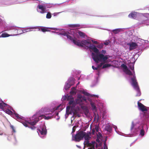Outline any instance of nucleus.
<instances>
[{
    "instance_id": "60",
    "label": "nucleus",
    "mask_w": 149,
    "mask_h": 149,
    "mask_svg": "<svg viewBox=\"0 0 149 149\" xmlns=\"http://www.w3.org/2000/svg\"><path fill=\"white\" fill-rule=\"evenodd\" d=\"M74 126L73 127V132H74V131H75V130H74Z\"/></svg>"
},
{
    "instance_id": "4",
    "label": "nucleus",
    "mask_w": 149,
    "mask_h": 149,
    "mask_svg": "<svg viewBox=\"0 0 149 149\" xmlns=\"http://www.w3.org/2000/svg\"><path fill=\"white\" fill-rule=\"evenodd\" d=\"M38 29V31H40V30H41V31L43 32H45L47 31H48V28L46 27H42L40 29L39 28H38V27H30L29 29H26V30L25 29L24 30V31L25 32H29L31 31H32V30H31L30 29Z\"/></svg>"
},
{
    "instance_id": "46",
    "label": "nucleus",
    "mask_w": 149,
    "mask_h": 149,
    "mask_svg": "<svg viewBox=\"0 0 149 149\" xmlns=\"http://www.w3.org/2000/svg\"><path fill=\"white\" fill-rule=\"evenodd\" d=\"M102 52L103 54H105L106 53V51L105 50H102Z\"/></svg>"
},
{
    "instance_id": "16",
    "label": "nucleus",
    "mask_w": 149,
    "mask_h": 149,
    "mask_svg": "<svg viewBox=\"0 0 149 149\" xmlns=\"http://www.w3.org/2000/svg\"><path fill=\"white\" fill-rule=\"evenodd\" d=\"M83 134H84L83 138H84L85 140H89L90 137L88 134L84 132H83Z\"/></svg>"
},
{
    "instance_id": "55",
    "label": "nucleus",
    "mask_w": 149,
    "mask_h": 149,
    "mask_svg": "<svg viewBox=\"0 0 149 149\" xmlns=\"http://www.w3.org/2000/svg\"><path fill=\"white\" fill-rule=\"evenodd\" d=\"M92 133L93 134H94V132H95V130H92Z\"/></svg>"
},
{
    "instance_id": "3",
    "label": "nucleus",
    "mask_w": 149,
    "mask_h": 149,
    "mask_svg": "<svg viewBox=\"0 0 149 149\" xmlns=\"http://www.w3.org/2000/svg\"><path fill=\"white\" fill-rule=\"evenodd\" d=\"M84 135L83 131H78L74 137V139L73 140L75 141L79 142L83 139Z\"/></svg>"
},
{
    "instance_id": "35",
    "label": "nucleus",
    "mask_w": 149,
    "mask_h": 149,
    "mask_svg": "<svg viewBox=\"0 0 149 149\" xmlns=\"http://www.w3.org/2000/svg\"><path fill=\"white\" fill-rule=\"evenodd\" d=\"M101 62H103L101 63L100 64H99L97 68H98L101 67L102 66V65H103L105 63H107V60L106 61V62H104L103 61H102Z\"/></svg>"
},
{
    "instance_id": "5",
    "label": "nucleus",
    "mask_w": 149,
    "mask_h": 149,
    "mask_svg": "<svg viewBox=\"0 0 149 149\" xmlns=\"http://www.w3.org/2000/svg\"><path fill=\"white\" fill-rule=\"evenodd\" d=\"M134 75H133V77L131 78L132 81V85L133 86L134 88L138 87L139 86L137 82L136 77L135 76V72L134 70L133 71Z\"/></svg>"
},
{
    "instance_id": "52",
    "label": "nucleus",
    "mask_w": 149,
    "mask_h": 149,
    "mask_svg": "<svg viewBox=\"0 0 149 149\" xmlns=\"http://www.w3.org/2000/svg\"><path fill=\"white\" fill-rule=\"evenodd\" d=\"M2 19L0 18V25L2 23Z\"/></svg>"
},
{
    "instance_id": "17",
    "label": "nucleus",
    "mask_w": 149,
    "mask_h": 149,
    "mask_svg": "<svg viewBox=\"0 0 149 149\" xmlns=\"http://www.w3.org/2000/svg\"><path fill=\"white\" fill-rule=\"evenodd\" d=\"M8 105L2 102V103H0V109H1L3 110H4V107Z\"/></svg>"
},
{
    "instance_id": "21",
    "label": "nucleus",
    "mask_w": 149,
    "mask_h": 149,
    "mask_svg": "<svg viewBox=\"0 0 149 149\" xmlns=\"http://www.w3.org/2000/svg\"><path fill=\"white\" fill-rule=\"evenodd\" d=\"M76 90L75 87H72L71 88V91L70 92V93L71 95H74L76 94V92L75 91Z\"/></svg>"
},
{
    "instance_id": "48",
    "label": "nucleus",
    "mask_w": 149,
    "mask_h": 149,
    "mask_svg": "<svg viewBox=\"0 0 149 149\" xmlns=\"http://www.w3.org/2000/svg\"><path fill=\"white\" fill-rule=\"evenodd\" d=\"M88 149H95L94 147V146H93L91 148H88Z\"/></svg>"
},
{
    "instance_id": "20",
    "label": "nucleus",
    "mask_w": 149,
    "mask_h": 149,
    "mask_svg": "<svg viewBox=\"0 0 149 149\" xmlns=\"http://www.w3.org/2000/svg\"><path fill=\"white\" fill-rule=\"evenodd\" d=\"M40 116L42 117L43 118H44L46 120H48L49 119H51L53 118L52 116H45V115H41Z\"/></svg>"
},
{
    "instance_id": "23",
    "label": "nucleus",
    "mask_w": 149,
    "mask_h": 149,
    "mask_svg": "<svg viewBox=\"0 0 149 149\" xmlns=\"http://www.w3.org/2000/svg\"><path fill=\"white\" fill-rule=\"evenodd\" d=\"M72 112L74 115L76 116H77L78 117H80L78 111L76 109H74L72 111Z\"/></svg>"
},
{
    "instance_id": "58",
    "label": "nucleus",
    "mask_w": 149,
    "mask_h": 149,
    "mask_svg": "<svg viewBox=\"0 0 149 149\" xmlns=\"http://www.w3.org/2000/svg\"><path fill=\"white\" fill-rule=\"evenodd\" d=\"M59 106H60V105H59V106H58L56 108V109H58V108L59 107Z\"/></svg>"
},
{
    "instance_id": "41",
    "label": "nucleus",
    "mask_w": 149,
    "mask_h": 149,
    "mask_svg": "<svg viewBox=\"0 0 149 149\" xmlns=\"http://www.w3.org/2000/svg\"><path fill=\"white\" fill-rule=\"evenodd\" d=\"M95 129L97 132H98L99 131V127L98 126H96L95 127Z\"/></svg>"
},
{
    "instance_id": "13",
    "label": "nucleus",
    "mask_w": 149,
    "mask_h": 149,
    "mask_svg": "<svg viewBox=\"0 0 149 149\" xmlns=\"http://www.w3.org/2000/svg\"><path fill=\"white\" fill-rule=\"evenodd\" d=\"M112 127L109 125H107L105 127L104 130L107 131L108 133H110L112 131Z\"/></svg>"
},
{
    "instance_id": "53",
    "label": "nucleus",
    "mask_w": 149,
    "mask_h": 149,
    "mask_svg": "<svg viewBox=\"0 0 149 149\" xmlns=\"http://www.w3.org/2000/svg\"><path fill=\"white\" fill-rule=\"evenodd\" d=\"M104 43L105 45H108L109 44V43L108 42H105V43Z\"/></svg>"
},
{
    "instance_id": "37",
    "label": "nucleus",
    "mask_w": 149,
    "mask_h": 149,
    "mask_svg": "<svg viewBox=\"0 0 149 149\" xmlns=\"http://www.w3.org/2000/svg\"><path fill=\"white\" fill-rule=\"evenodd\" d=\"M6 113L9 114H11L13 113L12 112L9 110H7L6 111Z\"/></svg>"
},
{
    "instance_id": "18",
    "label": "nucleus",
    "mask_w": 149,
    "mask_h": 149,
    "mask_svg": "<svg viewBox=\"0 0 149 149\" xmlns=\"http://www.w3.org/2000/svg\"><path fill=\"white\" fill-rule=\"evenodd\" d=\"M84 145H86L88 146L92 147L93 145L91 143H90L89 140H86V141L84 142Z\"/></svg>"
},
{
    "instance_id": "1",
    "label": "nucleus",
    "mask_w": 149,
    "mask_h": 149,
    "mask_svg": "<svg viewBox=\"0 0 149 149\" xmlns=\"http://www.w3.org/2000/svg\"><path fill=\"white\" fill-rule=\"evenodd\" d=\"M89 49H92L95 53L92 52V56L94 61L96 63L102 61L105 62L106 61L108 58V55H104L103 54L99 53V50L93 44L90 45Z\"/></svg>"
},
{
    "instance_id": "63",
    "label": "nucleus",
    "mask_w": 149,
    "mask_h": 149,
    "mask_svg": "<svg viewBox=\"0 0 149 149\" xmlns=\"http://www.w3.org/2000/svg\"><path fill=\"white\" fill-rule=\"evenodd\" d=\"M102 149V148H101V149Z\"/></svg>"
},
{
    "instance_id": "51",
    "label": "nucleus",
    "mask_w": 149,
    "mask_h": 149,
    "mask_svg": "<svg viewBox=\"0 0 149 149\" xmlns=\"http://www.w3.org/2000/svg\"><path fill=\"white\" fill-rule=\"evenodd\" d=\"M46 110V108H43V109H42L41 110V111H44V112H45V110Z\"/></svg>"
},
{
    "instance_id": "11",
    "label": "nucleus",
    "mask_w": 149,
    "mask_h": 149,
    "mask_svg": "<svg viewBox=\"0 0 149 149\" xmlns=\"http://www.w3.org/2000/svg\"><path fill=\"white\" fill-rule=\"evenodd\" d=\"M38 8L41 11L40 13H46V8L45 6L42 5H38Z\"/></svg>"
},
{
    "instance_id": "50",
    "label": "nucleus",
    "mask_w": 149,
    "mask_h": 149,
    "mask_svg": "<svg viewBox=\"0 0 149 149\" xmlns=\"http://www.w3.org/2000/svg\"><path fill=\"white\" fill-rule=\"evenodd\" d=\"M70 107H67L66 109V112H67L70 109Z\"/></svg>"
},
{
    "instance_id": "9",
    "label": "nucleus",
    "mask_w": 149,
    "mask_h": 149,
    "mask_svg": "<svg viewBox=\"0 0 149 149\" xmlns=\"http://www.w3.org/2000/svg\"><path fill=\"white\" fill-rule=\"evenodd\" d=\"M137 104L139 109L142 111H147V109L146 107L141 103L138 102Z\"/></svg>"
},
{
    "instance_id": "49",
    "label": "nucleus",
    "mask_w": 149,
    "mask_h": 149,
    "mask_svg": "<svg viewBox=\"0 0 149 149\" xmlns=\"http://www.w3.org/2000/svg\"><path fill=\"white\" fill-rule=\"evenodd\" d=\"M52 114L51 113H45V115H51Z\"/></svg>"
},
{
    "instance_id": "19",
    "label": "nucleus",
    "mask_w": 149,
    "mask_h": 149,
    "mask_svg": "<svg viewBox=\"0 0 149 149\" xmlns=\"http://www.w3.org/2000/svg\"><path fill=\"white\" fill-rule=\"evenodd\" d=\"M136 91L137 92V93L136 95V96H140L141 95V93L140 90V89L139 87L134 88Z\"/></svg>"
},
{
    "instance_id": "61",
    "label": "nucleus",
    "mask_w": 149,
    "mask_h": 149,
    "mask_svg": "<svg viewBox=\"0 0 149 149\" xmlns=\"http://www.w3.org/2000/svg\"><path fill=\"white\" fill-rule=\"evenodd\" d=\"M59 118H57V120H59Z\"/></svg>"
},
{
    "instance_id": "8",
    "label": "nucleus",
    "mask_w": 149,
    "mask_h": 149,
    "mask_svg": "<svg viewBox=\"0 0 149 149\" xmlns=\"http://www.w3.org/2000/svg\"><path fill=\"white\" fill-rule=\"evenodd\" d=\"M127 45H129L130 46L129 50H132L134 49L137 47L138 46L137 44L134 42H132L130 43H127Z\"/></svg>"
},
{
    "instance_id": "34",
    "label": "nucleus",
    "mask_w": 149,
    "mask_h": 149,
    "mask_svg": "<svg viewBox=\"0 0 149 149\" xmlns=\"http://www.w3.org/2000/svg\"><path fill=\"white\" fill-rule=\"evenodd\" d=\"M52 17V15L49 12H48L46 15V18L48 19H50Z\"/></svg>"
},
{
    "instance_id": "30",
    "label": "nucleus",
    "mask_w": 149,
    "mask_h": 149,
    "mask_svg": "<svg viewBox=\"0 0 149 149\" xmlns=\"http://www.w3.org/2000/svg\"><path fill=\"white\" fill-rule=\"evenodd\" d=\"M91 104L92 108V109L93 110H95L96 109V107L94 103L92 102H91Z\"/></svg>"
},
{
    "instance_id": "15",
    "label": "nucleus",
    "mask_w": 149,
    "mask_h": 149,
    "mask_svg": "<svg viewBox=\"0 0 149 149\" xmlns=\"http://www.w3.org/2000/svg\"><path fill=\"white\" fill-rule=\"evenodd\" d=\"M77 98H78L77 99L76 101V103L77 104H78L80 102H82V100H81V99H83L84 100H86L85 99H84L83 98H82V96L80 94H79L77 96Z\"/></svg>"
},
{
    "instance_id": "45",
    "label": "nucleus",
    "mask_w": 149,
    "mask_h": 149,
    "mask_svg": "<svg viewBox=\"0 0 149 149\" xmlns=\"http://www.w3.org/2000/svg\"><path fill=\"white\" fill-rule=\"evenodd\" d=\"M97 47L98 48H102V45H97Z\"/></svg>"
},
{
    "instance_id": "39",
    "label": "nucleus",
    "mask_w": 149,
    "mask_h": 149,
    "mask_svg": "<svg viewBox=\"0 0 149 149\" xmlns=\"http://www.w3.org/2000/svg\"><path fill=\"white\" fill-rule=\"evenodd\" d=\"M104 149H108V148L105 142H104Z\"/></svg>"
},
{
    "instance_id": "54",
    "label": "nucleus",
    "mask_w": 149,
    "mask_h": 149,
    "mask_svg": "<svg viewBox=\"0 0 149 149\" xmlns=\"http://www.w3.org/2000/svg\"><path fill=\"white\" fill-rule=\"evenodd\" d=\"M52 29L55 30H57V28H52Z\"/></svg>"
},
{
    "instance_id": "29",
    "label": "nucleus",
    "mask_w": 149,
    "mask_h": 149,
    "mask_svg": "<svg viewBox=\"0 0 149 149\" xmlns=\"http://www.w3.org/2000/svg\"><path fill=\"white\" fill-rule=\"evenodd\" d=\"M111 66V65L110 64H104L102 67V68H106Z\"/></svg>"
},
{
    "instance_id": "56",
    "label": "nucleus",
    "mask_w": 149,
    "mask_h": 149,
    "mask_svg": "<svg viewBox=\"0 0 149 149\" xmlns=\"http://www.w3.org/2000/svg\"><path fill=\"white\" fill-rule=\"evenodd\" d=\"M16 116L18 118H19V117L18 116V115L17 114L16 115Z\"/></svg>"
},
{
    "instance_id": "42",
    "label": "nucleus",
    "mask_w": 149,
    "mask_h": 149,
    "mask_svg": "<svg viewBox=\"0 0 149 149\" xmlns=\"http://www.w3.org/2000/svg\"><path fill=\"white\" fill-rule=\"evenodd\" d=\"M92 68L94 70H97L98 69L97 67V68L95 67L94 66H92Z\"/></svg>"
},
{
    "instance_id": "44",
    "label": "nucleus",
    "mask_w": 149,
    "mask_h": 149,
    "mask_svg": "<svg viewBox=\"0 0 149 149\" xmlns=\"http://www.w3.org/2000/svg\"><path fill=\"white\" fill-rule=\"evenodd\" d=\"M83 93L85 95H87V96H88L89 95V94L88 93H87V92H83Z\"/></svg>"
},
{
    "instance_id": "6",
    "label": "nucleus",
    "mask_w": 149,
    "mask_h": 149,
    "mask_svg": "<svg viewBox=\"0 0 149 149\" xmlns=\"http://www.w3.org/2000/svg\"><path fill=\"white\" fill-rule=\"evenodd\" d=\"M39 121V118H35L34 121L28 122L29 124L31 125V126H29V127L31 128L32 130H35L36 128V127L34 126V125Z\"/></svg>"
},
{
    "instance_id": "33",
    "label": "nucleus",
    "mask_w": 149,
    "mask_h": 149,
    "mask_svg": "<svg viewBox=\"0 0 149 149\" xmlns=\"http://www.w3.org/2000/svg\"><path fill=\"white\" fill-rule=\"evenodd\" d=\"M71 86V85L70 84H67L65 86V88L66 90H67L70 88Z\"/></svg>"
},
{
    "instance_id": "26",
    "label": "nucleus",
    "mask_w": 149,
    "mask_h": 149,
    "mask_svg": "<svg viewBox=\"0 0 149 149\" xmlns=\"http://www.w3.org/2000/svg\"><path fill=\"white\" fill-rule=\"evenodd\" d=\"M11 36V35H9L8 34L6 33H3L2 34L1 36L2 37L4 38L8 37Z\"/></svg>"
},
{
    "instance_id": "25",
    "label": "nucleus",
    "mask_w": 149,
    "mask_h": 149,
    "mask_svg": "<svg viewBox=\"0 0 149 149\" xmlns=\"http://www.w3.org/2000/svg\"><path fill=\"white\" fill-rule=\"evenodd\" d=\"M69 26L71 28H75L79 27L80 26V25L79 24H72L70 25Z\"/></svg>"
},
{
    "instance_id": "62",
    "label": "nucleus",
    "mask_w": 149,
    "mask_h": 149,
    "mask_svg": "<svg viewBox=\"0 0 149 149\" xmlns=\"http://www.w3.org/2000/svg\"><path fill=\"white\" fill-rule=\"evenodd\" d=\"M79 82H78V84H77V85H78V84H79Z\"/></svg>"
},
{
    "instance_id": "47",
    "label": "nucleus",
    "mask_w": 149,
    "mask_h": 149,
    "mask_svg": "<svg viewBox=\"0 0 149 149\" xmlns=\"http://www.w3.org/2000/svg\"><path fill=\"white\" fill-rule=\"evenodd\" d=\"M92 41L95 44H97V41H93V40H92Z\"/></svg>"
},
{
    "instance_id": "31",
    "label": "nucleus",
    "mask_w": 149,
    "mask_h": 149,
    "mask_svg": "<svg viewBox=\"0 0 149 149\" xmlns=\"http://www.w3.org/2000/svg\"><path fill=\"white\" fill-rule=\"evenodd\" d=\"M67 38L69 39L70 40L72 41L73 42V40H77L75 39H73L72 38L70 35H69L68 34H67L66 36Z\"/></svg>"
},
{
    "instance_id": "10",
    "label": "nucleus",
    "mask_w": 149,
    "mask_h": 149,
    "mask_svg": "<svg viewBox=\"0 0 149 149\" xmlns=\"http://www.w3.org/2000/svg\"><path fill=\"white\" fill-rule=\"evenodd\" d=\"M68 100L69 101V104L70 105H75V103L74 100V98L72 95L69 96L67 98Z\"/></svg>"
},
{
    "instance_id": "32",
    "label": "nucleus",
    "mask_w": 149,
    "mask_h": 149,
    "mask_svg": "<svg viewBox=\"0 0 149 149\" xmlns=\"http://www.w3.org/2000/svg\"><path fill=\"white\" fill-rule=\"evenodd\" d=\"M144 130L142 128V129L140 130V135L142 136H143L144 135Z\"/></svg>"
},
{
    "instance_id": "24",
    "label": "nucleus",
    "mask_w": 149,
    "mask_h": 149,
    "mask_svg": "<svg viewBox=\"0 0 149 149\" xmlns=\"http://www.w3.org/2000/svg\"><path fill=\"white\" fill-rule=\"evenodd\" d=\"M78 33L79 35L82 38H84L85 36V34L84 32L81 31H79L78 32Z\"/></svg>"
},
{
    "instance_id": "28",
    "label": "nucleus",
    "mask_w": 149,
    "mask_h": 149,
    "mask_svg": "<svg viewBox=\"0 0 149 149\" xmlns=\"http://www.w3.org/2000/svg\"><path fill=\"white\" fill-rule=\"evenodd\" d=\"M129 67L132 70H134V64L132 63H130L129 65Z\"/></svg>"
},
{
    "instance_id": "59",
    "label": "nucleus",
    "mask_w": 149,
    "mask_h": 149,
    "mask_svg": "<svg viewBox=\"0 0 149 149\" xmlns=\"http://www.w3.org/2000/svg\"><path fill=\"white\" fill-rule=\"evenodd\" d=\"M58 112H57L56 113V116H58Z\"/></svg>"
},
{
    "instance_id": "7",
    "label": "nucleus",
    "mask_w": 149,
    "mask_h": 149,
    "mask_svg": "<svg viewBox=\"0 0 149 149\" xmlns=\"http://www.w3.org/2000/svg\"><path fill=\"white\" fill-rule=\"evenodd\" d=\"M37 132L38 133H40L42 135H45L47 133V130L45 125H43L41 129H38Z\"/></svg>"
},
{
    "instance_id": "22",
    "label": "nucleus",
    "mask_w": 149,
    "mask_h": 149,
    "mask_svg": "<svg viewBox=\"0 0 149 149\" xmlns=\"http://www.w3.org/2000/svg\"><path fill=\"white\" fill-rule=\"evenodd\" d=\"M124 72L130 76L132 75V72L130 70H128V69L126 70H124Z\"/></svg>"
},
{
    "instance_id": "2",
    "label": "nucleus",
    "mask_w": 149,
    "mask_h": 149,
    "mask_svg": "<svg viewBox=\"0 0 149 149\" xmlns=\"http://www.w3.org/2000/svg\"><path fill=\"white\" fill-rule=\"evenodd\" d=\"M73 42L78 46L84 47L86 46L89 49V47L92 44L91 42L87 40H84L82 41L79 40H74Z\"/></svg>"
},
{
    "instance_id": "40",
    "label": "nucleus",
    "mask_w": 149,
    "mask_h": 149,
    "mask_svg": "<svg viewBox=\"0 0 149 149\" xmlns=\"http://www.w3.org/2000/svg\"><path fill=\"white\" fill-rule=\"evenodd\" d=\"M28 122H27L26 123H23L24 125L26 127H29V126L28 125V124H29Z\"/></svg>"
},
{
    "instance_id": "36",
    "label": "nucleus",
    "mask_w": 149,
    "mask_h": 149,
    "mask_svg": "<svg viewBox=\"0 0 149 149\" xmlns=\"http://www.w3.org/2000/svg\"><path fill=\"white\" fill-rule=\"evenodd\" d=\"M68 33V32H66L64 31L63 32L60 33V35L66 36Z\"/></svg>"
},
{
    "instance_id": "57",
    "label": "nucleus",
    "mask_w": 149,
    "mask_h": 149,
    "mask_svg": "<svg viewBox=\"0 0 149 149\" xmlns=\"http://www.w3.org/2000/svg\"><path fill=\"white\" fill-rule=\"evenodd\" d=\"M14 27H11V28H10L9 29H14Z\"/></svg>"
},
{
    "instance_id": "14",
    "label": "nucleus",
    "mask_w": 149,
    "mask_h": 149,
    "mask_svg": "<svg viewBox=\"0 0 149 149\" xmlns=\"http://www.w3.org/2000/svg\"><path fill=\"white\" fill-rule=\"evenodd\" d=\"M136 12H132L128 15V17L130 18H132L135 19L136 17Z\"/></svg>"
},
{
    "instance_id": "27",
    "label": "nucleus",
    "mask_w": 149,
    "mask_h": 149,
    "mask_svg": "<svg viewBox=\"0 0 149 149\" xmlns=\"http://www.w3.org/2000/svg\"><path fill=\"white\" fill-rule=\"evenodd\" d=\"M120 31V29H116L113 30L112 32L114 34L118 33Z\"/></svg>"
},
{
    "instance_id": "43",
    "label": "nucleus",
    "mask_w": 149,
    "mask_h": 149,
    "mask_svg": "<svg viewBox=\"0 0 149 149\" xmlns=\"http://www.w3.org/2000/svg\"><path fill=\"white\" fill-rule=\"evenodd\" d=\"M10 127L12 129L13 131L15 132V130L14 128V127H13V126L12 125H10Z\"/></svg>"
},
{
    "instance_id": "38",
    "label": "nucleus",
    "mask_w": 149,
    "mask_h": 149,
    "mask_svg": "<svg viewBox=\"0 0 149 149\" xmlns=\"http://www.w3.org/2000/svg\"><path fill=\"white\" fill-rule=\"evenodd\" d=\"M122 66L123 67L124 69H125V70H127V69H128V68L127 66L126 65H124V64H123L122 65Z\"/></svg>"
},
{
    "instance_id": "12",
    "label": "nucleus",
    "mask_w": 149,
    "mask_h": 149,
    "mask_svg": "<svg viewBox=\"0 0 149 149\" xmlns=\"http://www.w3.org/2000/svg\"><path fill=\"white\" fill-rule=\"evenodd\" d=\"M134 124H132L131 127V130L135 133H137V132L139 131L141 129L140 127H138L137 128H135L134 129Z\"/></svg>"
}]
</instances>
